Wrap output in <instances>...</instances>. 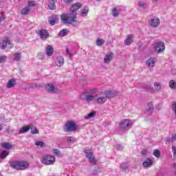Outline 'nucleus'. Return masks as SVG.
Instances as JSON below:
<instances>
[{"mask_svg": "<svg viewBox=\"0 0 176 176\" xmlns=\"http://www.w3.org/2000/svg\"><path fill=\"white\" fill-rule=\"evenodd\" d=\"M97 88H92L86 89L80 96V100L85 101L86 102H91L95 101L96 104H105L107 102V95L105 92H101L97 94Z\"/></svg>", "mask_w": 176, "mask_h": 176, "instance_id": "f257e3e1", "label": "nucleus"}, {"mask_svg": "<svg viewBox=\"0 0 176 176\" xmlns=\"http://www.w3.org/2000/svg\"><path fill=\"white\" fill-rule=\"evenodd\" d=\"M82 8V3L78 2L72 5L70 8L69 14H63L60 16L61 21L64 24H72V23H76V16L78 14V10Z\"/></svg>", "mask_w": 176, "mask_h": 176, "instance_id": "f03ea898", "label": "nucleus"}, {"mask_svg": "<svg viewBox=\"0 0 176 176\" xmlns=\"http://www.w3.org/2000/svg\"><path fill=\"white\" fill-rule=\"evenodd\" d=\"M10 166L15 170H25V168H28L30 164L25 161H12L10 163Z\"/></svg>", "mask_w": 176, "mask_h": 176, "instance_id": "7ed1b4c3", "label": "nucleus"}, {"mask_svg": "<svg viewBox=\"0 0 176 176\" xmlns=\"http://www.w3.org/2000/svg\"><path fill=\"white\" fill-rule=\"evenodd\" d=\"M133 121L129 119L122 120L118 125L120 130H129L133 126Z\"/></svg>", "mask_w": 176, "mask_h": 176, "instance_id": "20e7f679", "label": "nucleus"}, {"mask_svg": "<svg viewBox=\"0 0 176 176\" xmlns=\"http://www.w3.org/2000/svg\"><path fill=\"white\" fill-rule=\"evenodd\" d=\"M56 162V158L54 156L52 155H45L43 156L41 159V163L43 164H45V166H50L52 164H54V162Z\"/></svg>", "mask_w": 176, "mask_h": 176, "instance_id": "39448f33", "label": "nucleus"}, {"mask_svg": "<svg viewBox=\"0 0 176 176\" xmlns=\"http://www.w3.org/2000/svg\"><path fill=\"white\" fill-rule=\"evenodd\" d=\"M78 126L74 122V121H67L65 126V131L66 133H71L72 131H76Z\"/></svg>", "mask_w": 176, "mask_h": 176, "instance_id": "423d86ee", "label": "nucleus"}, {"mask_svg": "<svg viewBox=\"0 0 176 176\" xmlns=\"http://www.w3.org/2000/svg\"><path fill=\"white\" fill-rule=\"evenodd\" d=\"M153 49L156 53H162V52H164L166 45H164V43L158 41L153 44Z\"/></svg>", "mask_w": 176, "mask_h": 176, "instance_id": "0eeeda50", "label": "nucleus"}, {"mask_svg": "<svg viewBox=\"0 0 176 176\" xmlns=\"http://www.w3.org/2000/svg\"><path fill=\"white\" fill-rule=\"evenodd\" d=\"M85 153L86 154L85 157L87 160H89L90 163L92 164H96V158L94 157V155H93V152H91V150H85Z\"/></svg>", "mask_w": 176, "mask_h": 176, "instance_id": "6e6552de", "label": "nucleus"}, {"mask_svg": "<svg viewBox=\"0 0 176 176\" xmlns=\"http://www.w3.org/2000/svg\"><path fill=\"white\" fill-rule=\"evenodd\" d=\"M11 41L9 37H5L3 39L0 41V48L5 50L8 47V45H10Z\"/></svg>", "mask_w": 176, "mask_h": 176, "instance_id": "1a4fd4ad", "label": "nucleus"}, {"mask_svg": "<svg viewBox=\"0 0 176 176\" xmlns=\"http://www.w3.org/2000/svg\"><path fill=\"white\" fill-rule=\"evenodd\" d=\"M149 25L151 27H153V28H157L158 25H160V19L159 18H152L148 21Z\"/></svg>", "mask_w": 176, "mask_h": 176, "instance_id": "9d476101", "label": "nucleus"}, {"mask_svg": "<svg viewBox=\"0 0 176 176\" xmlns=\"http://www.w3.org/2000/svg\"><path fill=\"white\" fill-rule=\"evenodd\" d=\"M38 35L42 41H46L49 36V33L47 31H46V30L42 29L38 32Z\"/></svg>", "mask_w": 176, "mask_h": 176, "instance_id": "9b49d317", "label": "nucleus"}, {"mask_svg": "<svg viewBox=\"0 0 176 176\" xmlns=\"http://www.w3.org/2000/svg\"><path fill=\"white\" fill-rule=\"evenodd\" d=\"M106 98L108 100V98H112L113 97H116L118 94H119V91H107V92H104Z\"/></svg>", "mask_w": 176, "mask_h": 176, "instance_id": "f8f14e48", "label": "nucleus"}, {"mask_svg": "<svg viewBox=\"0 0 176 176\" xmlns=\"http://www.w3.org/2000/svg\"><path fill=\"white\" fill-rule=\"evenodd\" d=\"M45 53L48 57H52L54 53V49L52 45H47L45 48Z\"/></svg>", "mask_w": 176, "mask_h": 176, "instance_id": "ddd939ff", "label": "nucleus"}, {"mask_svg": "<svg viewBox=\"0 0 176 176\" xmlns=\"http://www.w3.org/2000/svg\"><path fill=\"white\" fill-rule=\"evenodd\" d=\"M113 58V53L112 52L107 53L104 58V63L108 64V63H111Z\"/></svg>", "mask_w": 176, "mask_h": 176, "instance_id": "4468645a", "label": "nucleus"}, {"mask_svg": "<svg viewBox=\"0 0 176 176\" xmlns=\"http://www.w3.org/2000/svg\"><path fill=\"white\" fill-rule=\"evenodd\" d=\"M148 68H153L155 64H156V59L155 58H150L146 63Z\"/></svg>", "mask_w": 176, "mask_h": 176, "instance_id": "2eb2a0df", "label": "nucleus"}, {"mask_svg": "<svg viewBox=\"0 0 176 176\" xmlns=\"http://www.w3.org/2000/svg\"><path fill=\"white\" fill-rule=\"evenodd\" d=\"M55 64L57 65V67H62V65H64V58L63 56H57Z\"/></svg>", "mask_w": 176, "mask_h": 176, "instance_id": "dca6fc26", "label": "nucleus"}, {"mask_svg": "<svg viewBox=\"0 0 176 176\" xmlns=\"http://www.w3.org/2000/svg\"><path fill=\"white\" fill-rule=\"evenodd\" d=\"M56 2H57V0H48V8L50 10H55Z\"/></svg>", "mask_w": 176, "mask_h": 176, "instance_id": "f3484780", "label": "nucleus"}, {"mask_svg": "<svg viewBox=\"0 0 176 176\" xmlns=\"http://www.w3.org/2000/svg\"><path fill=\"white\" fill-rule=\"evenodd\" d=\"M153 165V161L151 158H147L146 161L143 162V167H152Z\"/></svg>", "mask_w": 176, "mask_h": 176, "instance_id": "a211bd4d", "label": "nucleus"}, {"mask_svg": "<svg viewBox=\"0 0 176 176\" xmlns=\"http://www.w3.org/2000/svg\"><path fill=\"white\" fill-rule=\"evenodd\" d=\"M14 86H16V79L14 78H11L6 85V87L7 89H12V87H14Z\"/></svg>", "mask_w": 176, "mask_h": 176, "instance_id": "6ab92c4d", "label": "nucleus"}, {"mask_svg": "<svg viewBox=\"0 0 176 176\" xmlns=\"http://www.w3.org/2000/svg\"><path fill=\"white\" fill-rule=\"evenodd\" d=\"M30 129H31V126L30 125L24 126L20 129L19 131V134H24V133H28Z\"/></svg>", "mask_w": 176, "mask_h": 176, "instance_id": "aec40b11", "label": "nucleus"}, {"mask_svg": "<svg viewBox=\"0 0 176 176\" xmlns=\"http://www.w3.org/2000/svg\"><path fill=\"white\" fill-rule=\"evenodd\" d=\"M30 7L25 6V8H22L21 10V14L23 16H27L28 14H30Z\"/></svg>", "mask_w": 176, "mask_h": 176, "instance_id": "412c9836", "label": "nucleus"}, {"mask_svg": "<svg viewBox=\"0 0 176 176\" xmlns=\"http://www.w3.org/2000/svg\"><path fill=\"white\" fill-rule=\"evenodd\" d=\"M124 43L126 46H130V44L133 43V35H128L126 38L124 40Z\"/></svg>", "mask_w": 176, "mask_h": 176, "instance_id": "4be33fe9", "label": "nucleus"}, {"mask_svg": "<svg viewBox=\"0 0 176 176\" xmlns=\"http://www.w3.org/2000/svg\"><path fill=\"white\" fill-rule=\"evenodd\" d=\"M21 52H15L13 54L14 61H21Z\"/></svg>", "mask_w": 176, "mask_h": 176, "instance_id": "5701e85b", "label": "nucleus"}, {"mask_svg": "<svg viewBox=\"0 0 176 176\" xmlns=\"http://www.w3.org/2000/svg\"><path fill=\"white\" fill-rule=\"evenodd\" d=\"M1 148H3V149L10 150L12 148V144L10 143L6 142L1 144Z\"/></svg>", "mask_w": 176, "mask_h": 176, "instance_id": "b1692460", "label": "nucleus"}, {"mask_svg": "<svg viewBox=\"0 0 176 176\" xmlns=\"http://www.w3.org/2000/svg\"><path fill=\"white\" fill-rule=\"evenodd\" d=\"M46 90L51 93H54V91L56 90V87H54L53 84H48L46 86Z\"/></svg>", "mask_w": 176, "mask_h": 176, "instance_id": "393cba45", "label": "nucleus"}, {"mask_svg": "<svg viewBox=\"0 0 176 176\" xmlns=\"http://www.w3.org/2000/svg\"><path fill=\"white\" fill-rule=\"evenodd\" d=\"M154 88L156 91H160L162 90V83L160 82H155L154 83Z\"/></svg>", "mask_w": 176, "mask_h": 176, "instance_id": "a878e982", "label": "nucleus"}, {"mask_svg": "<svg viewBox=\"0 0 176 176\" xmlns=\"http://www.w3.org/2000/svg\"><path fill=\"white\" fill-rule=\"evenodd\" d=\"M87 13H89V8L88 7L83 8L81 11L82 17H86V16H87Z\"/></svg>", "mask_w": 176, "mask_h": 176, "instance_id": "bb28decb", "label": "nucleus"}, {"mask_svg": "<svg viewBox=\"0 0 176 176\" xmlns=\"http://www.w3.org/2000/svg\"><path fill=\"white\" fill-rule=\"evenodd\" d=\"M7 156H9V151L4 150L0 153V159H5Z\"/></svg>", "mask_w": 176, "mask_h": 176, "instance_id": "cd10ccee", "label": "nucleus"}, {"mask_svg": "<svg viewBox=\"0 0 176 176\" xmlns=\"http://www.w3.org/2000/svg\"><path fill=\"white\" fill-rule=\"evenodd\" d=\"M169 87L170 89H176V81L174 80H171L169 81Z\"/></svg>", "mask_w": 176, "mask_h": 176, "instance_id": "c85d7f7f", "label": "nucleus"}, {"mask_svg": "<svg viewBox=\"0 0 176 176\" xmlns=\"http://www.w3.org/2000/svg\"><path fill=\"white\" fill-rule=\"evenodd\" d=\"M105 43V41L104 39L98 38L96 40V45L97 46H102Z\"/></svg>", "mask_w": 176, "mask_h": 176, "instance_id": "c756f323", "label": "nucleus"}, {"mask_svg": "<svg viewBox=\"0 0 176 176\" xmlns=\"http://www.w3.org/2000/svg\"><path fill=\"white\" fill-rule=\"evenodd\" d=\"M34 6H36V1H29L28 2V8H34Z\"/></svg>", "mask_w": 176, "mask_h": 176, "instance_id": "7c9ffc66", "label": "nucleus"}, {"mask_svg": "<svg viewBox=\"0 0 176 176\" xmlns=\"http://www.w3.org/2000/svg\"><path fill=\"white\" fill-rule=\"evenodd\" d=\"M146 111L147 112H151V111H153V104L152 102L148 103Z\"/></svg>", "mask_w": 176, "mask_h": 176, "instance_id": "2f4dec72", "label": "nucleus"}, {"mask_svg": "<svg viewBox=\"0 0 176 176\" xmlns=\"http://www.w3.org/2000/svg\"><path fill=\"white\" fill-rule=\"evenodd\" d=\"M68 34V30L67 29H63L60 32H59V36H65Z\"/></svg>", "mask_w": 176, "mask_h": 176, "instance_id": "473e14b6", "label": "nucleus"}, {"mask_svg": "<svg viewBox=\"0 0 176 176\" xmlns=\"http://www.w3.org/2000/svg\"><path fill=\"white\" fill-rule=\"evenodd\" d=\"M53 153H54V155H56V156H58L59 157H63V154L57 148H54L53 150Z\"/></svg>", "mask_w": 176, "mask_h": 176, "instance_id": "72a5a7b5", "label": "nucleus"}, {"mask_svg": "<svg viewBox=\"0 0 176 176\" xmlns=\"http://www.w3.org/2000/svg\"><path fill=\"white\" fill-rule=\"evenodd\" d=\"M30 131L32 134H38L39 133V131L35 126H30Z\"/></svg>", "mask_w": 176, "mask_h": 176, "instance_id": "f704fd0d", "label": "nucleus"}, {"mask_svg": "<svg viewBox=\"0 0 176 176\" xmlns=\"http://www.w3.org/2000/svg\"><path fill=\"white\" fill-rule=\"evenodd\" d=\"M112 15L113 17H118V16H119V11L116 9V8H113Z\"/></svg>", "mask_w": 176, "mask_h": 176, "instance_id": "c9c22d12", "label": "nucleus"}, {"mask_svg": "<svg viewBox=\"0 0 176 176\" xmlns=\"http://www.w3.org/2000/svg\"><path fill=\"white\" fill-rule=\"evenodd\" d=\"M8 57L6 56H0V64H3V63H6Z\"/></svg>", "mask_w": 176, "mask_h": 176, "instance_id": "e433bc0d", "label": "nucleus"}, {"mask_svg": "<svg viewBox=\"0 0 176 176\" xmlns=\"http://www.w3.org/2000/svg\"><path fill=\"white\" fill-rule=\"evenodd\" d=\"M67 142H69V144H74L75 142V138L74 137H67Z\"/></svg>", "mask_w": 176, "mask_h": 176, "instance_id": "4c0bfd02", "label": "nucleus"}, {"mask_svg": "<svg viewBox=\"0 0 176 176\" xmlns=\"http://www.w3.org/2000/svg\"><path fill=\"white\" fill-rule=\"evenodd\" d=\"M96 116V111H92L85 117V119H90V118H94Z\"/></svg>", "mask_w": 176, "mask_h": 176, "instance_id": "58836bf2", "label": "nucleus"}, {"mask_svg": "<svg viewBox=\"0 0 176 176\" xmlns=\"http://www.w3.org/2000/svg\"><path fill=\"white\" fill-rule=\"evenodd\" d=\"M35 145L36 146H41V148H42V147L45 146V142H43L42 141H38L35 143Z\"/></svg>", "mask_w": 176, "mask_h": 176, "instance_id": "ea45409f", "label": "nucleus"}, {"mask_svg": "<svg viewBox=\"0 0 176 176\" xmlns=\"http://www.w3.org/2000/svg\"><path fill=\"white\" fill-rule=\"evenodd\" d=\"M153 155H154V156H155V157H160V151L159 150H155L153 152Z\"/></svg>", "mask_w": 176, "mask_h": 176, "instance_id": "a19ab883", "label": "nucleus"}, {"mask_svg": "<svg viewBox=\"0 0 176 176\" xmlns=\"http://www.w3.org/2000/svg\"><path fill=\"white\" fill-rule=\"evenodd\" d=\"M138 5H139L140 8H143V9H145V8H146V6H148V5L144 2H140Z\"/></svg>", "mask_w": 176, "mask_h": 176, "instance_id": "79ce46f5", "label": "nucleus"}, {"mask_svg": "<svg viewBox=\"0 0 176 176\" xmlns=\"http://www.w3.org/2000/svg\"><path fill=\"white\" fill-rule=\"evenodd\" d=\"M146 91L148 93H153V88H152V87L149 86L146 89Z\"/></svg>", "mask_w": 176, "mask_h": 176, "instance_id": "37998d69", "label": "nucleus"}, {"mask_svg": "<svg viewBox=\"0 0 176 176\" xmlns=\"http://www.w3.org/2000/svg\"><path fill=\"white\" fill-rule=\"evenodd\" d=\"M57 23V19H54L53 20L50 21V25H54Z\"/></svg>", "mask_w": 176, "mask_h": 176, "instance_id": "c03bdc74", "label": "nucleus"}, {"mask_svg": "<svg viewBox=\"0 0 176 176\" xmlns=\"http://www.w3.org/2000/svg\"><path fill=\"white\" fill-rule=\"evenodd\" d=\"M66 53L69 55V57H72L74 56V54L70 52L68 48L66 49Z\"/></svg>", "mask_w": 176, "mask_h": 176, "instance_id": "a18cd8bd", "label": "nucleus"}, {"mask_svg": "<svg viewBox=\"0 0 176 176\" xmlns=\"http://www.w3.org/2000/svg\"><path fill=\"white\" fill-rule=\"evenodd\" d=\"M172 150H173V152L174 157H175V159H176V147L173 146H172Z\"/></svg>", "mask_w": 176, "mask_h": 176, "instance_id": "49530a36", "label": "nucleus"}, {"mask_svg": "<svg viewBox=\"0 0 176 176\" xmlns=\"http://www.w3.org/2000/svg\"><path fill=\"white\" fill-rule=\"evenodd\" d=\"M149 153L147 151V150H142V155L143 156H146V155H148Z\"/></svg>", "mask_w": 176, "mask_h": 176, "instance_id": "de8ad7c7", "label": "nucleus"}, {"mask_svg": "<svg viewBox=\"0 0 176 176\" xmlns=\"http://www.w3.org/2000/svg\"><path fill=\"white\" fill-rule=\"evenodd\" d=\"M116 148L118 151H123V146H120V144H117Z\"/></svg>", "mask_w": 176, "mask_h": 176, "instance_id": "09e8293b", "label": "nucleus"}, {"mask_svg": "<svg viewBox=\"0 0 176 176\" xmlns=\"http://www.w3.org/2000/svg\"><path fill=\"white\" fill-rule=\"evenodd\" d=\"M5 20V15H1L0 16V24L2 21H3Z\"/></svg>", "mask_w": 176, "mask_h": 176, "instance_id": "8fccbe9b", "label": "nucleus"}, {"mask_svg": "<svg viewBox=\"0 0 176 176\" xmlns=\"http://www.w3.org/2000/svg\"><path fill=\"white\" fill-rule=\"evenodd\" d=\"M172 141H176V134L172 136Z\"/></svg>", "mask_w": 176, "mask_h": 176, "instance_id": "3c124183", "label": "nucleus"}, {"mask_svg": "<svg viewBox=\"0 0 176 176\" xmlns=\"http://www.w3.org/2000/svg\"><path fill=\"white\" fill-rule=\"evenodd\" d=\"M74 0H64L65 2H67V3L69 2H72Z\"/></svg>", "mask_w": 176, "mask_h": 176, "instance_id": "603ef678", "label": "nucleus"}, {"mask_svg": "<svg viewBox=\"0 0 176 176\" xmlns=\"http://www.w3.org/2000/svg\"><path fill=\"white\" fill-rule=\"evenodd\" d=\"M2 129H3V126L2 124H0V131H1V130H2Z\"/></svg>", "mask_w": 176, "mask_h": 176, "instance_id": "864d4df0", "label": "nucleus"}, {"mask_svg": "<svg viewBox=\"0 0 176 176\" xmlns=\"http://www.w3.org/2000/svg\"><path fill=\"white\" fill-rule=\"evenodd\" d=\"M159 0H152V2H153V3L158 2Z\"/></svg>", "mask_w": 176, "mask_h": 176, "instance_id": "5fc2aeb1", "label": "nucleus"}, {"mask_svg": "<svg viewBox=\"0 0 176 176\" xmlns=\"http://www.w3.org/2000/svg\"><path fill=\"white\" fill-rule=\"evenodd\" d=\"M10 49H13V45H11V46L10 47Z\"/></svg>", "mask_w": 176, "mask_h": 176, "instance_id": "6e6d98bb", "label": "nucleus"}, {"mask_svg": "<svg viewBox=\"0 0 176 176\" xmlns=\"http://www.w3.org/2000/svg\"><path fill=\"white\" fill-rule=\"evenodd\" d=\"M0 176H2V175L0 173Z\"/></svg>", "mask_w": 176, "mask_h": 176, "instance_id": "4d7b16f0", "label": "nucleus"}]
</instances>
